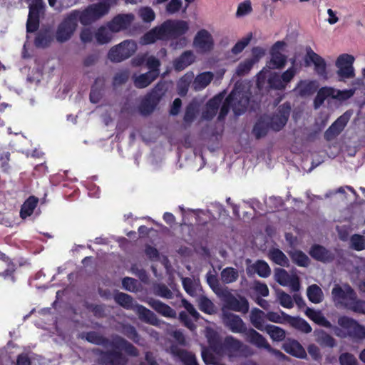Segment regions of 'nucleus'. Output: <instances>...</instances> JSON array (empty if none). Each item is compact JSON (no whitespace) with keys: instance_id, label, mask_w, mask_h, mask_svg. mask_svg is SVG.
<instances>
[{"instance_id":"nucleus-38","label":"nucleus","mask_w":365,"mask_h":365,"mask_svg":"<svg viewBox=\"0 0 365 365\" xmlns=\"http://www.w3.org/2000/svg\"><path fill=\"white\" fill-rule=\"evenodd\" d=\"M182 283L185 292L190 296H195L200 288L198 279L185 277L182 279Z\"/></svg>"},{"instance_id":"nucleus-36","label":"nucleus","mask_w":365,"mask_h":365,"mask_svg":"<svg viewBox=\"0 0 365 365\" xmlns=\"http://www.w3.org/2000/svg\"><path fill=\"white\" fill-rule=\"evenodd\" d=\"M38 202V198L34 196L29 197L21 207L20 211L21 217L22 218H26L27 217L30 216L36 208Z\"/></svg>"},{"instance_id":"nucleus-10","label":"nucleus","mask_w":365,"mask_h":365,"mask_svg":"<svg viewBox=\"0 0 365 365\" xmlns=\"http://www.w3.org/2000/svg\"><path fill=\"white\" fill-rule=\"evenodd\" d=\"M305 63L307 65L312 63L314 66V71L317 74L323 79H328L329 77L325 60L319 54L315 53L310 46H307L305 48Z\"/></svg>"},{"instance_id":"nucleus-53","label":"nucleus","mask_w":365,"mask_h":365,"mask_svg":"<svg viewBox=\"0 0 365 365\" xmlns=\"http://www.w3.org/2000/svg\"><path fill=\"white\" fill-rule=\"evenodd\" d=\"M349 337L356 340L365 339V327L359 324L356 321L353 327Z\"/></svg>"},{"instance_id":"nucleus-22","label":"nucleus","mask_w":365,"mask_h":365,"mask_svg":"<svg viewBox=\"0 0 365 365\" xmlns=\"http://www.w3.org/2000/svg\"><path fill=\"white\" fill-rule=\"evenodd\" d=\"M133 311L138 315L139 318L150 324L158 325L159 320L155 314L146 307L136 304L133 307Z\"/></svg>"},{"instance_id":"nucleus-42","label":"nucleus","mask_w":365,"mask_h":365,"mask_svg":"<svg viewBox=\"0 0 365 365\" xmlns=\"http://www.w3.org/2000/svg\"><path fill=\"white\" fill-rule=\"evenodd\" d=\"M221 280L225 284H230L235 282L239 277L237 269L233 267H226L220 273Z\"/></svg>"},{"instance_id":"nucleus-50","label":"nucleus","mask_w":365,"mask_h":365,"mask_svg":"<svg viewBox=\"0 0 365 365\" xmlns=\"http://www.w3.org/2000/svg\"><path fill=\"white\" fill-rule=\"evenodd\" d=\"M268 83L271 88L277 90H282L286 87L282 81L281 75L277 73H274L269 76L268 79Z\"/></svg>"},{"instance_id":"nucleus-54","label":"nucleus","mask_w":365,"mask_h":365,"mask_svg":"<svg viewBox=\"0 0 365 365\" xmlns=\"http://www.w3.org/2000/svg\"><path fill=\"white\" fill-rule=\"evenodd\" d=\"M351 247L357 250L361 251L365 249V237L360 235H354L350 239Z\"/></svg>"},{"instance_id":"nucleus-55","label":"nucleus","mask_w":365,"mask_h":365,"mask_svg":"<svg viewBox=\"0 0 365 365\" xmlns=\"http://www.w3.org/2000/svg\"><path fill=\"white\" fill-rule=\"evenodd\" d=\"M138 14L144 22H151L155 18L154 11L150 7H142L138 11Z\"/></svg>"},{"instance_id":"nucleus-26","label":"nucleus","mask_w":365,"mask_h":365,"mask_svg":"<svg viewBox=\"0 0 365 365\" xmlns=\"http://www.w3.org/2000/svg\"><path fill=\"white\" fill-rule=\"evenodd\" d=\"M195 60V56L191 51L183 52L174 62V67L177 71H182L191 65Z\"/></svg>"},{"instance_id":"nucleus-43","label":"nucleus","mask_w":365,"mask_h":365,"mask_svg":"<svg viewBox=\"0 0 365 365\" xmlns=\"http://www.w3.org/2000/svg\"><path fill=\"white\" fill-rule=\"evenodd\" d=\"M307 297L313 303H319L323 299V292L317 284H312L307 288Z\"/></svg>"},{"instance_id":"nucleus-16","label":"nucleus","mask_w":365,"mask_h":365,"mask_svg":"<svg viewBox=\"0 0 365 365\" xmlns=\"http://www.w3.org/2000/svg\"><path fill=\"white\" fill-rule=\"evenodd\" d=\"M355 320L343 316L338 319L337 323L339 327H333L331 328L333 329L334 334L340 338H346L350 336V332L355 324Z\"/></svg>"},{"instance_id":"nucleus-60","label":"nucleus","mask_w":365,"mask_h":365,"mask_svg":"<svg viewBox=\"0 0 365 365\" xmlns=\"http://www.w3.org/2000/svg\"><path fill=\"white\" fill-rule=\"evenodd\" d=\"M51 41V37L48 32L40 33L35 39V45L37 47H46Z\"/></svg>"},{"instance_id":"nucleus-51","label":"nucleus","mask_w":365,"mask_h":365,"mask_svg":"<svg viewBox=\"0 0 365 365\" xmlns=\"http://www.w3.org/2000/svg\"><path fill=\"white\" fill-rule=\"evenodd\" d=\"M38 14L33 11H29V18L26 24V29L28 32H33L36 31L38 26Z\"/></svg>"},{"instance_id":"nucleus-57","label":"nucleus","mask_w":365,"mask_h":365,"mask_svg":"<svg viewBox=\"0 0 365 365\" xmlns=\"http://www.w3.org/2000/svg\"><path fill=\"white\" fill-rule=\"evenodd\" d=\"M252 8L250 0L239 4L236 11L237 17L245 16L252 12Z\"/></svg>"},{"instance_id":"nucleus-56","label":"nucleus","mask_w":365,"mask_h":365,"mask_svg":"<svg viewBox=\"0 0 365 365\" xmlns=\"http://www.w3.org/2000/svg\"><path fill=\"white\" fill-rule=\"evenodd\" d=\"M182 6V0H170L165 6V11L170 15H173L180 11Z\"/></svg>"},{"instance_id":"nucleus-59","label":"nucleus","mask_w":365,"mask_h":365,"mask_svg":"<svg viewBox=\"0 0 365 365\" xmlns=\"http://www.w3.org/2000/svg\"><path fill=\"white\" fill-rule=\"evenodd\" d=\"M269 125L266 123V119L259 121L254 127L253 133L257 138L264 136L268 130Z\"/></svg>"},{"instance_id":"nucleus-6","label":"nucleus","mask_w":365,"mask_h":365,"mask_svg":"<svg viewBox=\"0 0 365 365\" xmlns=\"http://www.w3.org/2000/svg\"><path fill=\"white\" fill-rule=\"evenodd\" d=\"M137 43L133 40H125L113 46L108 58L113 62H120L130 58L137 50Z\"/></svg>"},{"instance_id":"nucleus-32","label":"nucleus","mask_w":365,"mask_h":365,"mask_svg":"<svg viewBox=\"0 0 365 365\" xmlns=\"http://www.w3.org/2000/svg\"><path fill=\"white\" fill-rule=\"evenodd\" d=\"M227 306L230 309L243 313L247 312L249 309L248 302L245 298L238 299L234 297H231L227 300Z\"/></svg>"},{"instance_id":"nucleus-24","label":"nucleus","mask_w":365,"mask_h":365,"mask_svg":"<svg viewBox=\"0 0 365 365\" xmlns=\"http://www.w3.org/2000/svg\"><path fill=\"white\" fill-rule=\"evenodd\" d=\"M213 78L214 73L210 71L199 73L193 80V89L197 91L205 88L211 83Z\"/></svg>"},{"instance_id":"nucleus-45","label":"nucleus","mask_w":365,"mask_h":365,"mask_svg":"<svg viewBox=\"0 0 365 365\" xmlns=\"http://www.w3.org/2000/svg\"><path fill=\"white\" fill-rule=\"evenodd\" d=\"M269 258L276 264L281 266L288 264V259L286 255L278 249H272L269 252Z\"/></svg>"},{"instance_id":"nucleus-7","label":"nucleus","mask_w":365,"mask_h":365,"mask_svg":"<svg viewBox=\"0 0 365 365\" xmlns=\"http://www.w3.org/2000/svg\"><path fill=\"white\" fill-rule=\"evenodd\" d=\"M354 61V56L348 53H343L337 57L335 66L337 68L336 75L339 81H344L355 76V69L353 66Z\"/></svg>"},{"instance_id":"nucleus-64","label":"nucleus","mask_w":365,"mask_h":365,"mask_svg":"<svg viewBox=\"0 0 365 365\" xmlns=\"http://www.w3.org/2000/svg\"><path fill=\"white\" fill-rule=\"evenodd\" d=\"M123 287L129 292H136L138 290V283L137 280L130 277H125L122 282Z\"/></svg>"},{"instance_id":"nucleus-52","label":"nucleus","mask_w":365,"mask_h":365,"mask_svg":"<svg viewBox=\"0 0 365 365\" xmlns=\"http://www.w3.org/2000/svg\"><path fill=\"white\" fill-rule=\"evenodd\" d=\"M277 297L279 302V304L285 308L290 309L293 307L294 303L290 295L285 293L282 290H278L277 292Z\"/></svg>"},{"instance_id":"nucleus-62","label":"nucleus","mask_w":365,"mask_h":365,"mask_svg":"<svg viewBox=\"0 0 365 365\" xmlns=\"http://www.w3.org/2000/svg\"><path fill=\"white\" fill-rule=\"evenodd\" d=\"M339 361L341 365H358L356 357L347 352L342 353L339 357Z\"/></svg>"},{"instance_id":"nucleus-41","label":"nucleus","mask_w":365,"mask_h":365,"mask_svg":"<svg viewBox=\"0 0 365 365\" xmlns=\"http://www.w3.org/2000/svg\"><path fill=\"white\" fill-rule=\"evenodd\" d=\"M255 63H256L255 60L249 58L240 62L235 69L234 76H243L248 74Z\"/></svg>"},{"instance_id":"nucleus-31","label":"nucleus","mask_w":365,"mask_h":365,"mask_svg":"<svg viewBox=\"0 0 365 365\" xmlns=\"http://www.w3.org/2000/svg\"><path fill=\"white\" fill-rule=\"evenodd\" d=\"M286 62L287 57L285 55L279 51H272L271 58L267 66L270 69H279L285 66Z\"/></svg>"},{"instance_id":"nucleus-19","label":"nucleus","mask_w":365,"mask_h":365,"mask_svg":"<svg viewBox=\"0 0 365 365\" xmlns=\"http://www.w3.org/2000/svg\"><path fill=\"white\" fill-rule=\"evenodd\" d=\"M146 302L154 310L165 317L175 318L176 317V312L173 309L159 300L150 298Z\"/></svg>"},{"instance_id":"nucleus-61","label":"nucleus","mask_w":365,"mask_h":365,"mask_svg":"<svg viewBox=\"0 0 365 365\" xmlns=\"http://www.w3.org/2000/svg\"><path fill=\"white\" fill-rule=\"evenodd\" d=\"M292 324L294 327L306 334L310 333L312 330L308 322L300 318L294 319Z\"/></svg>"},{"instance_id":"nucleus-40","label":"nucleus","mask_w":365,"mask_h":365,"mask_svg":"<svg viewBox=\"0 0 365 365\" xmlns=\"http://www.w3.org/2000/svg\"><path fill=\"white\" fill-rule=\"evenodd\" d=\"M194 78L192 72L185 73L178 82V91L180 96H184L188 91V87Z\"/></svg>"},{"instance_id":"nucleus-28","label":"nucleus","mask_w":365,"mask_h":365,"mask_svg":"<svg viewBox=\"0 0 365 365\" xmlns=\"http://www.w3.org/2000/svg\"><path fill=\"white\" fill-rule=\"evenodd\" d=\"M314 335L316 338V341L322 346L332 348L336 346L335 339L322 329L315 330Z\"/></svg>"},{"instance_id":"nucleus-58","label":"nucleus","mask_w":365,"mask_h":365,"mask_svg":"<svg viewBox=\"0 0 365 365\" xmlns=\"http://www.w3.org/2000/svg\"><path fill=\"white\" fill-rule=\"evenodd\" d=\"M153 293L157 296L165 299H170L173 297L172 292L165 285H155L153 287Z\"/></svg>"},{"instance_id":"nucleus-4","label":"nucleus","mask_w":365,"mask_h":365,"mask_svg":"<svg viewBox=\"0 0 365 365\" xmlns=\"http://www.w3.org/2000/svg\"><path fill=\"white\" fill-rule=\"evenodd\" d=\"M112 344L113 351L104 354L101 358L103 362L106 365L124 364L126 359L120 351H125L128 354L131 356H136L138 354L136 349L121 337H115L113 340Z\"/></svg>"},{"instance_id":"nucleus-46","label":"nucleus","mask_w":365,"mask_h":365,"mask_svg":"<svg viewBox=\"0 0 365 365\" xmlns=\"http://www.w3.org/2000/svg\"><path fill=\"white\" fill-rule=\"evenodd\" d=\"M200 309L205 313L212 314L215 310V306L212 302L205 296H201L197 299Z\"/></svg>"},{"instance_id":"nucleus-1","label":"nucleus","mask_w":365,"mask_h":365,"mask_svg":"<svg viewBox=\"0 0 365 365\" xmlns=\"http://www.w3.org/2000/svg\"><path fill=\"white\" fill-rule=\"evenodd\" d=\"M190 31L189 22L182 19H168L147 32L140 40L143 45L155 43L158 40L178 39Z\"/></svg>"},{"instance_id":"nucleus-29","label":"nucleus","mask_w":365,"mask_h":365,"mask_svg":"<svg viewBox=\"0 0 365 365\" xmlns=\"http://www.w3.org/2000/svg\"><path fill=\"white\" fill-rule=\"evenodd\" d=\"M305 314L316 324L327 328L332 327L331 324L324 317L321 312L307 308L305 311Z\"/></svg>"},{"instance_id":"nucleus-44","label":"nucleus","mask_w":365,"mask_h":365,"mask_svg":"<svg viewBox=\"0 0 365 365\" xmlns=\"http://www.w3.org/2000/svg\"><path fill=\"white\" fill-rule=\"evenodd\" d=\"M115 301L120 306L127 309H133L136 304L133 303V300L130 296L125 293H118L114 297Z\"/></svg>"},{"instance_id":"nucleus-11","label":"nucleus","mask_w":365,"mask_h":365,"mask_svg":"<svg viewBox=\"0 0 365 365\" xmlns=\"http://www.w3.org/2000/svg\"><path fill=\"white\" fill-rule=\"evenodd\" d=\"M192 46L199 53L210 52L214 47V40L211 34L205 29H200L194 37Z\"/></svg>"},{"instance_id":"nucleus-35","label":"nucleus","mask_w":365,"mask_h":365,"mask_svg":"<svg viewBox=\"0 0 365 365\" xmlns=\"http://www.w3.org/2000/svg\"><path fill=\"white\" fill-rule=\"evenodd\" d=\"M205 334L211 349L217 354H222L223 353H221V349H219L217 346L219 341L217 333L212 328L206 327Z\"/></svg>"},{"instance_id":"nucleus-27","label":"nucleus","mask_w":365,"mask_h":365,"mask_svg":"<svg viewBox=\"0 0 365 365\" xmlns=\"http://www.w3.org/2000/svg\"><path fill=\"white\" fill-rule=\"evenodd\" d=\"M309 255L315 259L323 262H329L333 259L332 255L320 245L313 246L309 251Z\"/></svg>"},{"instance_id":"nucleus-20","label":"nucleus","mask_w":365,"mask_h":365,"mask_svg":"<svg viewBox=\"0 0 365 365\" xmlns=\"http://www.w3.org/2000/svg\"><path fill=\"white\" fill-rule=\"evenodd\" d=\"M283 349L287 353L298 358L304 359L307 356L304 349L296 340L288 339L284 343Z\"/></svg>"},{"instance_id":"nucleus-47","label":"nucleus","mask_w":365,"mask_h":365,"mask_svg":"<svg viewBox=\"0 0 365 365\" xmlns=\"http://www.w3.org/2000/svg\"><path fill=\"white\" fill-rule=\"evenodd\" d=\"M206 279L207 284L216 294L220 296L223 294L224 291L220 285L217 277L213 273L207 272Z\"/></svg>"},{"instance_id":"nucleus-30","label":"nucleus","mask_w":365,"mask_h":365,"mask_svg":"<svg viewBox=\"0 0 365 365\" xmlns=\"http://www.w3.org/2000/svg\"><path fill=\"white\" fill-rule=\"evenodd\" d=\"M113 34L115 33L106 24L98 29L95 33V38L98 43L106 44L111 41L113 38Z\"/></svg>"},{"instance_id":"nucleus-33","label":"nucleus","mask_w":365,"mask_h":365,"mask_svg":"<svg viewBox=\"0 0 365 365\" xmlns=\"http://www.w3.org/2000/svg\"><path fill=\"white\" fill-rule=\"evenodd\" d=\"M252 270L262 277H267L271 273L268 264L264 261L260 260L256 262L247 269L248 274H250Z\"/></svg>"},{"instance_id":"nucleus-48","label":"nucleus","mask_w":365,"mask_h":365,"mask_svg":"<svg viewBox=\"0 0 365 365\" xmlns=\"http://www.w3.org/2000/svg\"><path fill=\"white\" fill-rule=\"evenodd\" d=\"M157 105V101L151 96H148L141 103L139 108L140 112L143 115H148L150 113Z\"/></svg>"},{"instance_id":"nucleus-21","label":"nucleus","mask_w":365,"mask_h":365,"mask_svg":"<svg viewBox=\"0 0 365 365\" xmlns=\"http://www.w3.org/2000/svg\"><path fill=\"white\" fill-rule=\"evenodd\" d=\"M159 76L156 71H149L148 72L133 76L134 84L137 88H143L149 86Z\"/></svg>"},{"instance_id":"nucleus-13","label":"nucleus","mask_w":365,"mask_h":365,"mask_svg":"<svg viewBox=\"0 0 365 365\" xmlns=\"http://www.w3.org/2000/svg\"><path fill=\"white\" fill-rule=\"evenodd\" d=\"M275 280L282 286L289 287L295 292L299 289V278L294 273H289L284 269H277L274 273Z\"/></svg>"},{"instance_id":"nucleus-3","label":"nucleus","mask_w":365,"mask_h":365,"mask_svg":"<svg viewBox=\"0 0 365 365\" xmlns=\"http://www.w3.org/2000/svg\"><path fill=\"white\" fill-rule=\"evenodd\" d=\"M119 0H98V2L87 6L84 10L73 11L77 13L76 20L83 25H89L107 15L110 9L116 6Z\"/></svg>"},{"instance_id":"nucleus-5","label":"nucleus","mask_w":365,"mask_h":365,"mask_svg":"<svg viewBox=\"0 0 365 365\" xmlns=\"http://www.w3.org/2000/svg\"><path fill=\"white\" fill-rule=\"evenodd\" d=\"M248 96L235 87V89L226 98L219 115L220 118H223L228 113L229 108H232L235 115L242 114L246 109L248 104Z\"/></svg>"},{"instance_id":"nucleus-37","label":"nucleus","mask_w":365,"mask_h":365,"mask_svg":"<svg viewBox=\"0 0 365 365\" xmlns=\"http://www.w3.org/2000/svg\"><path fill=\"white\" fill-rule=\"evenodd\" d=\"M335 90L332 87H323L320 88L314 100L315 108H317L322 105L327 98L331 97L334 98Z\"/></svg>"},{"instance_id":"nucleus-12","label":"nucleus","mask_w":365,"mask_h":365,"mask_svg":"<svg viewBox=\"0 0 365 365\" xmlns=\"http://www.w3.org/2000/svg\"><path fill=\"white\" fill-rule=\"evenodd\" d=\"M135 20L133 14H120L107 23L108 27L115 34L128 29Z\"/></svg>"},{"instance_id":"nucleus-8","label":"nucleus","mask_w":365,"mask_h":365,"mask_svg":"<svg viewBox=\"0 0 365 365\" xmlns=\"http://www.w3.org/2000/svg\"><path fill=\"white\" fill-rule=\"evenodd\" d=\"M291 111L289 103H284L270 117L266 118V123L269 128L279 131L286 125Z\"/></svg>"},{"instance_id":"nucleus-17","label":"nucleus","mask_w":365,"mask_h":365,"mask_svg":"<svg viewBox=\"0 0 365 365\" xmlns=\"http://www.w3.org/2000/svg\"><path fill=\"white\" fill-rule=\"evenodd\" d=\"M245 339L257 348L272 351V348L267 340L254 329H247L244 334Z\"/></svg>"},{"instance_id":"nucleus-23","label":"nucleus","mask_w":365,"mask_h":365,"mask_svg":"<svg viewBox=\"0 0 365 365\" xmlns=\"http://www.w3.org/2000/svg\"><path fill=\"white\" fill-rule=\"evenodd\" d=\"M347 123V118L344 116L339 117L325 132V138L328 140L334 139L344 128Z\"/></svg>"},{"instance_id":"nucleus-14","label":"nucleus","mask_w":365,"mask_h":365,"mask_svg":"<svg viewBox=\"0 0 365 365\" xmlns=\"http://www.w3.org/2000/svg\"><path fill=\"white\" fill-rule=\"evenodd\" d=\"M222 319L224 324L234 333L245 334L247 330L245 324L237 315L223 312Z\"/></svg>"},{"instance_id":"nucleus-34","label":"nucleus","mask_w":365,"mask_h":365,"mask_svg":"<svg viewBox=\"0 0 365 365\" xmlns=\"http://www.w3.org/2000/svg\"><path fill=\"white\" fill-rule=\"evenodd\" d=\"M264 331H266L274 341H282L286 336V332L283 329L272 324H267Z\"/></svg>"},{"instance_id":"nucleus-15","label":"nucleus","mask_w":365,"mask_h":365,"mask_svg":"<svg viewBox=\"0 0 365 365\" xmlns=\"http://www.w3.org/2000/svg\"><path fill=\"white\" fill-rule=\"evenodd\" d=\"M246 348L247 346L241 341L232 336H227L225 337L222 347L223 351H225V353L230 357L237 356Z\"/></svg>"},{"instance_id":"nucleus-49","label":"nucleus","mask_w":365,"mask_h":365,"mask_svg":"<svg viewBox=\"0 0 365 365\" xmlns=\"http://www.w3.org/2000/svg\"><path fill=\"white\" fill-rule=\"evenodd\" d=\"M292 260L300 267H307L309 263V257L302 251L294 250L291 252Z\"/></svg>"},{"instance_id":"nucleus-63","label":"nucleus","mask_w":365,"mask_h":365,"mask_svg":"<svg viewBox=\"0 0 365 365\" xmlns=\"http://www.w3.org/2000/svg\"><path fill=\"white\" fill-rule=\"evenodd\" d=\"M287 317L288 316L284 312H282L281 314L274 312H269L266 313V319L274 323L282 324Z\"/></svg>"},{"instance_id":"nucleus-25","label":"nucleus","mask_w":365,"mask_h":365,"mask_svg":"<svg viewBox=\"0 0 365 365\" xmlns=\"http://www.w3.org/2000/svg\"><path fill=\"white\" fill-rule=\"evenodd\" d=\"M266 318V313L263 311L255 308L250 314V319L251 324L258 330L264 331L267 324H264V319Z\"/></svg>"},{"instance_id":"nucleus-18","label":"nucleus","mask_w":365,"mask_h":365,"mask_svg":"<svg viewBox=\"0 0 365 365\" xmlns=\"http://www.w3.org/2000/svg\"><path fill=\"white\" fill-rule=\"evenodd\" d=\"M318 87L317 81L302 80L298 82L293 91L300 96L305 97L312 95Z\"/></svg>"},{"instance_id":"nucleus-9","label":"nucleus","mask_w":365,"mask_h":365,"mask_svg":"<svg viewBox=\"0 0 365 365\" xmlns=\"http://www.w3.org/2000/svg\"><path fill=\"white\" fill-rule=\"evenodd\" d=\"M77 13H71L58 26L56 38L59 42L69 40L77 27Z\"/></svg>"},{"instance_id":"nucleus-39","label":"nucleus","mask_w":365,"mask_h":365,"mask_svg":"<svg viewBox=\"0 0 365 365\" xmlns=\"http://www.w3.org/2000/svg\"><path fill=\"white\" fill-rule=\"evenodd\" d=\"M173 353L184 363L185 365H198L194 354L182 349H172Z\"/></svg>"},{"instance_id":"nucleus-2","label":"nucleus","mask_w":365,"mask_h":365,"mask_svg":"<svg viewBox=\"0 0 365 365\" xmlns=\"http://www.w3.org/2000/svg\"><path fill=\"white\" fill-rule=\"evenodd\" d=\"M331 299L336 307L365 314V301L359 299L348 284H335L331 290Z\"/></svg>"}]
</instances>
